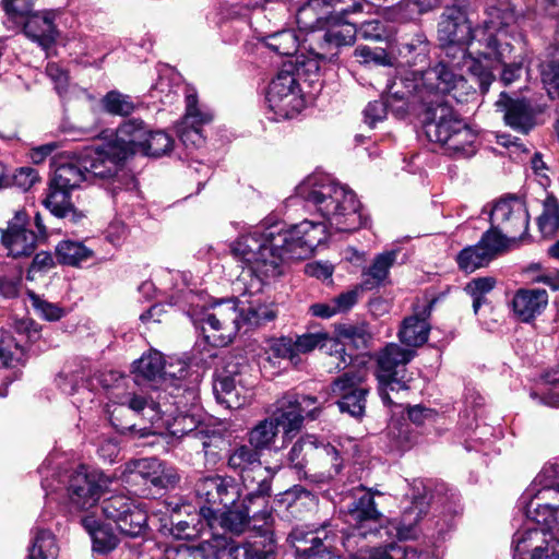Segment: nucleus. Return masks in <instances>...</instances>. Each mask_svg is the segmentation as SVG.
<instances>
[{"instance_id":"nucleus-8","label":"nucleus","mask_w":559,"mask_h":559,"mask_svg":"<svg viewBox=\"0 0 559 559\" xmlns=\"http://www.w3.org/2000/svg\"><path fill=\"white\" fill-rule=\"evenodd\" d=\"M266 102L270 109L284 119L293 118L304 108L300 85L290 63H284L269 84Z\"/></svg>"},{"instance_id":"nucleus-51","label":"nucleus","mask_w":559,"mask_h":559,"mask_svg":"<svg viewBox=\"0 0 559 559\" xmlns=\"http://www.w3.org/2000/svg\"><path fill=\"white\" fill-rule=\"evenodd\" d=\"M266 47L282 56H293L298 51L299 37L294 29H283L264 38Z\"/></svg>"},{"instance_id":"nucleus-61","label":"nucleus","mask_w":559,"mask_h":559,"mask_svg":"<svg viewBox=\"0 0 559 559\" xmlns=\"http://www.w3.org/2000/svg\"><path fill=\"white\" fill-rule=\"evenodd\" d=\"M321 7H324L322 0H309L299 8L296 14L299 28L308 31L320 27L322 17L319 16L316 11Z\"/></svg>"},{"instance_id":"nucleus-25","label":"nucleus","mask_w":559,"mask_h":559,"mask_svg":"<svg viewBox=\"0 0 559 559\" xmlns=\"http://www.w3.org/2000/svg\"><path fill=\"white\" fill-rule=\"evenodd\" d=\"M126 409L133 412L135 415H142L150 423L159 420L162 413H164L159 404L153 401L148 402L147 399L141 394L127 392L119 397V405L111 412L112 425L121 432L132 431L135 428V424L120 421L119 416L122 415Z\"/></svg>"},{"instance_id":"nucleus-33","label":"nucleus","mask_w":559,"mask_h":559,"mask_svg":"<svg viewBox=\"0 0 559 559\" xmlns=\"http://www.w3.org/2000/svg\"><path fill=\"white\" fill-rule=\"evenodd\" d=\"M548 304L545 289H520L512 299V310L518 319L530 322L539 316Z\"/></svg>"},{"instance_id":"nucleus-50","label":"nucleus","mask_w":559,"mask_h":559,"mask_svg":"<svg viewBox=\"0 0 559 559\" xmlns=\"http://www.w3.org/2000/svg\"><path fill=\"white\" fill-rule=\"evenodd\" d=\"M516 240V238H512L511 235H507V233L500 228H495V226L491 225V227L483 234L478 243L492 260L496 255L508 250L510 245Z\"/></svg>"},{"instance_id":"nucleus-6","label":"nucleus","mask_w":559,"mask_h":559,"mask_svg":"<svg viewBox=\"0 0 559 559\" xmlns=\"http://www.w3.org/2000/svg\"><path fill=\"white\" fill-rule=\"evenodd\" d=\"M287 460L293 468L305 478L320 474V480L330 479L337 475L343 461L335 447L319 442L314 436L298 439L288 452Z\"/></svg>"},{"instance_id":"nucleus-59","label":"nucleus","mask_w":559,"mask_h":559,"mask_svg":"<svg viewBox=\"0 0 559 559\" xmlns=\"http://www.w3.org/2000/svg\"><path fill=\"white\" fill-rule=\"evenodd\" d=\"M496 285L493 277H478L468 282L465 286V292L473 298V310L478 312L483 304L486 302V295L490 293Z\"/></svg>"},{"instance_id":"nucleus-46","label":"nucleus","mask_w":559,"mask_h":559,"mask_svg":"<svg viewBox=\"0 0 559 559\" xmlns=\"http://www.w3.org/2000/svg\"><path fill=\"white\" fill-rule=\"evenodd\" d=\"M278 435V427L270 416L260 420L248 431V442L260 452L270 450Z\"/></svg>"},{"instance_id":"nucleus-20","label":"nucleus","mask_w":559,"mask_h":559,"mask_svg":"<svg viewBox=\"0 0 559 559\" xmlns=\"http://www.w3.org/2000/svg\"><path fill=\"white\" fill-rule=\"evenodd\" d=\"M197 496L210 506L228 508L240 497L239 485L230 476L211 475L201 477L195 484Z\"/></svg>"},{"instance_id":"nucleus-37","label":"nucleus","mask_w":559,"mask_h":559,"mask_svg":"<svg viewBox=\"0 0 559 559\" xmlns=\"http://www.w3.org/2000/svg\"><path fill=\"white\" fill-rule=\"evenodd\" d=\"M549 542L545 530L525 523L513 535V559H526V554L542 551Z\"/></svg>"},{"instance_id":"nucleus-56","label":"nucleus","mask_w":559,"mask_h":559,"mask_svg":"<svg viewBox=\"0 0 559 559\" xmlns=\"http://www.w3.org/2000/svg\"><path fill=\"white\" fill-rule=\"evenodd\" d=\"M146 139L141 148V154L146 156L159 157L171 151L174 140L164 131L152 132L147 130Z\"/></svg>"},{"instance_id":"nucleus-53","label":"nucleus","mask_w":559,"mask_h":559,"mask_svg":"<svg viewBox=\"0 0 559 559\" xmlns=\"http://www.w3.org/2000/svg\"><path fill=\"white\" fill-rule=\"evenodd\" d=\"M171 534L178 539H194L201 535L209 522H204L199 513L188 514L186 520L171 522Z\"/></svg>"},{"instance_id":"nucleus-9","label":"nucleus","mask_w":559,"mask_h":559,"mask_svg":"<svg viewBox=\"0 0 559 559\" xmlns=\"http://www.w3.org/2000/svg\"><path fill=\"white\" fill-rule=\"evenodd\" d=\"M368 372L365 367L352 368L334 379L331 391L338 396L337 405L342 413L353 417L365 414L366 396L369 388L365 384Z\"/></svg>"},{"instance_id":"nucleus-43","label":"nucleus","mask_w":559,"mask_h":559,"mask_svg":"<svg viewBox=\"0 0 559 559\" xmlns=\"http://www.w3.org/2000/svg\"><path fill=\"white\" fill-rule=\"evenodd\" d=\"M59 547L55 535L46 528L34 527L32 530L29 559H57Z\"/></svg>"},{"instance_id":"nucleus-15","label":"nucleus","mask_w":559,"mask_h":559,"mask_svg":"<svg viewBox=\"0 0 559 559\" xmlns=\"http://www.w3.org/2000/svg\"><path fill=\"white\" fill-rule=\"evenodd\" d=\"M107 487L108 479L103 473L80 466L70 474L67 492L72 507L88 510L96 504Z\"/></svg>"},{"instance_id":"nucleus-49","label":"nucleus","mask_w":559,"mask_h":559,"mask_svg":"<svg viewBox=\"0 0 559 559\" xmlns=\"http://www.w3.org/2000/svg\"><path fill=\"white\" fill-rule=\"evenodd\" d=\"M56 254L60 263L76 266L92 258L93 251L82 242L63 240L57 246Z\"/></svg>"},{"instance_id":"nucleus-12","label":"nucleus","mask_w":559,"mask_h":559,"mask_svg":"<svg viewBox=\"0 0 559 559\" xmlns=\"http://www.w3.org/2000/svg\"><path fill=\"white\" fill-rule=\"evenodd\" d=\"M442 56L439 62H445L457 70L466 68L479 85L481 93L489 90L495 76L491 75L489 66H484V56H476V44H456L439 41Z\"/></svg>"},{"instance_id":"nucleus-55","label":"nucleus","mask_w":559,"mask_h":559,"mask_svg":"<svg viewBox=\"0 0 559 559\" xmlns=\"http://www.w3.org/2000/svg\"><path fill=\"white\" fill-rule=\"evenodd\" d=\"M456 261L461 270L465 272H474L475 270L487 265L491 259L477 242L475 246H469L461 250L457 254Z\"/></svg>"},{"instance_id":"nucleus-5","label":"nucleus","mask_w":559,"mask_h":559,"mask_svg":"<svg viewBox=\"0 0 559 559\" xmlns=\"http://www.w3.org/2000/svg\"><path fill=\"white\" fill-rule=\"evenodd\" d=\"M469 3L466 0H455V3L444 9L438 24V41L456 44H476V56L485 60L502 61L510 50L502 46L496 50L492 36L483 37L478 25L473 26L468 19Z\"/></svg>"},{"instance_id":"nucleus-26","label":"nucleus","mask_w":559,"mask_h":559,"mask_svg":"<svg viewBox=\"0 0 559 559\" xmlns=\"http://www.w3.org/2000/svg\"><path fill=\"white\" fill-rule=\"evenodd\" d=\"M520 501L524 506L525 523L545 530L547 535L555 530L559 539V499L537 500L535 496L523 499L522 496Z\"/></svg>"},{"instance_id":"nucleus-60","label":"nucleus","mask_w":559,"mask_h":559,"mask_svg":"<svg viewBox=\"0 0 559 559\" xmlns=\"http://www.w3.org/2000/svg\"><path fill=\"white\" fill-rule=\"evenodd\" d=\"M104 109L118 116H128L134 110L131 97L117 91L108 92L102 100Z\"/></svg>"},{"instance_id":"nucleus-31","label":"nucleus","mask_w":559,"mask_h":559,"mask_svg":"<svg viewBox=\"0 0 559 559\" xmlns=\"http://www.w3.org/2000/svg\"><path fill=\"white\" fill-rule=\"evenodd\" d=\"M148 128L142 120L129 119L124 121L116 131V139L110 142L119 150L120 154L127 159L129 156L140 153L143 148Z\"/></svg>"},{"instance_id":"nucleus-35","label":"nucleus","mask_w":559,"mask_h":559,"mask_svg":"<svg viewBox=\"0 0 559 559\" xmlns=\"http://www.w3.org/2000/svg\"><path fill=\"white\" fill-rule=\"evenodd\" d=\"M23 33L32 41L47 50L56 40V26L50 13H33L21 25Z\"/></svg>"},{"instance_id":"nucleus-32","label":"nucleus","mask_w":559,"mask_h":559,"mask_svg":"<svg viewBox=\"0 0 559 559\" xmlns=\"http://www.w3.org/2000/svg\"><path fill=\"white\" fill-rule=\"evenodd\" d=\"M228 542L230 543V538ZM275 542L265 530L262 535L247 540L240 545H228V559H275Z\"/></svg>"},{"instance_id":"nucleus-62","label":"nucleus","mask_w":559,"mask_h":559,"mask_svg":"<svg viewBox=\"0 0 559 559\" xmlns=\"http://www.w3.org/2000/svg\"><path fill=\"white\" fill-rule=\"evenodd\" d=\"M540 76L549 97L551 99L559 98V62L542 63Z\"/></svg>"},{"instance_id":"nucleus-16","label":"nucleus","mask_w":559,"mask_h":559,"mask_svg":"<svg viewBox=\"0 0 559 559\" xmlns=\"http://www.w3.org/2000/svg\"><path fill=\"white\" fill-rule=\"evenodd\" d=\"M490 225L519 240L527 234L530 215L525 202L515 195L497 200L489 212Z\"/></svg>"},{"instance_id":"nucleus-64","label":"nucleus","mask_w":559,"mask_h":559,"mask_svg":"<svg viewBox=\"0 0 559 559\" xmlns=\"http://www.w3.org/2000/svg\"><path fill=\"white\" fill-rule=\"evenodd\" d=\"M546 381L556 384L549 392L539 394L536 391L531 392L532 400L552 407H559V367L546 373Z\"/></svg>"},{"instance_id":"nucleus-40","label":"nucleus","mask_w":559,"mask_h":559,"mask_svg":"<svg viewBox=\"0 0 559 559\" xmlns=\"http://www.w3.org/2000/svg\"><path fill=\"white\" fill-rule=\"evenodd\" d=\"M81 522L92 538L94 551L107 554L116 548L118 545L116 534L111 530L100 525L95 516L85 515Z\"/></svg>"},{"instance_id":"nucleus-7","label":"nucleus","mask_w":559,"mask_h":559,"mask_svg":"<svg viewBox=\"0 0 559 559\" xmlns=\"http://www.w3.org/2000/svg\"><path fill=\"white\" fill-rule=\"evenodd\" d=\"M413 349L403 348L390 343L376 355L378 391L382 402L391 405L393 402L389 391L407 390L412 378L408 376L406 365L414 358Z\"/></svg>"},{"instance_id":"nucleus-36","label":"nucleus","mask_w":559,"mask_h":559,"mask_svg":"<svg viewBox=\"0 0 559 559\" xmlns=\"http://www.w3.org/2000/svg\"><path fill=\"white\" fill-rule=\"evenodd\" d=\"M70 192V190L59 189L55 185L49 183L43 204L53 216L68 219L72 224H78L85 215L82 211L75 209L71 201Z\"/></svg>"},{"instance_id":"nucleus-21","label":"nucleus","mask_w":559,"mask_h":559,"mask_svg":"<svg viewBox=\"0 0 559 559\" xmlns=\"http://www.w3.org/2000/svg\"><path fill=\"white\" fill-rule=\"evenodd\" d=\"M325 33L320 43L321 51L318 57L333 61L337 58L338 49L344 46H352L357 36V26L354 20L332 19L324 16Z\"/></svg>"},{"instance_id":"nucleus-13","label":"nucleus","mask_w":559,"mask_h":559,"mask_svg":"<svg viewBox=\"0 0 559 559\" xmlns=\"http://www.w3.org/2000/svg\"><path fill=\"white\" fill-rule=\"evenodd\" d=\"M321 413L318 399L304 394H287L278 401L276 411L271 416L277 427H283L289 436L299 431L305 419L314 420Z\"/></svg>"},{"instance_id":"nucleus-34","label":"nucleus","mask_w":559,"mask_h":559,"mask_svg":"<svg viewBox=\"0 0 559 559\" xmlns=\"http://www.w3.org/2000/svg\"><path fill=\"white\" fill-rule=\"evenodd\" d=\"M435 300L429 301L421 311L405 318L399 332V338L407 346H421L428 340L429 324L426 319L430 316Z\"/></svg>"},{"instance_id":"nucleus-57","label":"nucleus","mask_w":559,"mask_h":559,"mask_svg":"<svg viewBox=\"0 0 559 559\" xmlns=\"http://www.w3.org/2000/svg\"><path fill=\"white\" fill-rule=\"evenodd\" d=\"M324 7L331 8L332 11L326 14L332 19L353 20V16L364 11L368 5L365 0H322Z\"/></svg>"},{"instance_id":"nucleus-24","label":"nucleus","mask_w":559,"mask_h":559,"mask_svg":"<svg viewBox=\"0 0 559 559\" xmlns=\"http://www.w3.org/2000/svg\"><path fill=\"white\" fill-rule=\"evenodd\" d=\"M486 14L487 19L478 25L483 31L480 34L483 37L492 36L496 41L495 48L498 51L501 50L500 48L502 46H508L510 50L501 61L504 62L510 58V53L513 52L511 44L503 39L506 36L504 28L515 22V12L508 2H498L496 4L488 5Z\"/></svg>"},{"instance_id":"nucleus-48","label":"nucleus","mask_w":559,"mask_h":559,"mask_svg":"<svg viewBox=\"0 0 559 559\" xmlns=\"http://www.w3.org/2000/svg\"><path fill=\"white\" fill-rule=\"evenodd\" d=\"M165 365L162 353L151 350L142 355L141 358L134 362L135 379L138 380L140 377L152 381L162 379Z\"/></svg>"},{"instance_id":"nucleus-30","label":"nucleus","mask_w":559,"mask_h":559,"mask_svg":"<svg viewBox=\"0 0 559 559\" xmlns=\"http://www.w3.org/2000/svg\"><path fill=\"white\" fill-rule=\"evenodd\" d=\"M219 516V525L225 532L233 534L242 533L251 521L254 522L253 526L261 528L269 523V520H262L261 516H253V512H258L255 504H250L248 501L242 500L240 504L234 503L226 508Z\"/></svg>"},{"instance_id":"nucleus-29","label":"nucleus","mask_w":559,"mask_h":559,"mask_svg":"<svg viewBox=\"0 0 559 559\" xmlns=\"http://www.w3.org/2000/svg\"><path fill=\"white\" fill-rule=\"evenodd\" d=\"M496 106L503 112L504 121L512 129L527 133L534 126V112L525 99H513L502 92Z\"/></svg>"},{"instance_id":"nucleus-3","label":"nucleus","mask_w":559,"mask_h":559,"mask_svg":"<svg viewBox=\"0 0 559 559\" xmlns=\"http://www.w3.org/2000/svg\"><path fill=\"white\" fill-rule=\"evenodd\" d=\"M222 299L215 301L200 313L193 312L192 320L200 326L203 340L197 342V348L204 345L224 347L231 343L241 326L259 328L273 321L276 311L273 306L255 297L250 300Z\"/></svg>"},{"instance_id":"nucleus-27","label":"nucleus","mask_w":559,"mask_h":559,"mask_svg":"<svg viewBox=\"0 0 559 559\" xmlns=\"http://www.w3.org/2000/svg\"><path fill=\"white\" fill-rule=\"evenodd\" d=\"M213 115L209 110H202L198 106L195 94L186 95V114L182 127L179 130L180 140L185 145L200 146L204 142L201 127L212 121Z\"/></svg>"},{"instance_id":"nucleus-14","label":"nucleus","mask_w":559,"mask_h":559,"mask_svg":"<svg viewBox=\"0 0 559 559\" xmlns=\"http://www.w3.org/2000/svg\"><path fill=\"white\" fill-rule=\"evenodd\" d=\"M288 542L295 548L296 555L305 559L317 557L333 559L340 556L338 535L329 531L326 526L310 532L302 527H295L288 535Z\"/></svg>"},{"instance_id":"nucleus-10","label":"nucleus","mask_w":559,"mask_h":559,"mask_svg":"<svg viewBox=\"0 0 559 559\" xmlns=\"http://www.w3.org/2000/svg\"><path fill=\"white\" fill-rule=\"evenodd\" d=\"M245 369L246 366L228 364L213 382L215 399L226 408H241L252 397V383L247 380Z\"/></svg>"},{"instance_id":"nucleus-18","label":"nucleus","mask_w":559,"mask_h":559,"mask_svg":"<svg viewBox=\"0 0 559 559\" xmlns=\"http://www.w3.org/2000/svg\"><path fill=\"white\" fill-rule=\"evenodd\" d=\"M115 147V145L107 143L99 148L88 150L82 155L83 168L87 174L88 181L96 178L106 179L116 177L110 188L114 195L117 194V189L119 188L116 182L121 181L118 171L126 160L119 150Z\"/></svg>"},{"instance_id":"nucleus-22","label":"nucleus","mask_w":559,"mask_h":559,"mask_svg":"<svg viewBox=\"0 0 559 559\" xmlns=\"http://www.w3.org/2000/svg\"><path fill=\"white\" fill-rule=\"evenodd\" d=\"M133 466V474L140 477L144 485L154 489L156 493L175 488L180 479L174 466L155 457L136 460Z\"/></svg>"},{"instance_id":"nucleus-19","label":"nucleus","mask_w":559,"mask_h":559,"mask_svg":"<svg viewBox=\"0 0 559 559\" xmlns=\"http://www.w3.org/2000/svg\"><path fill=\"white\" fill-rule=\"evenodd\" d=\"M277 468L264 466L260 463L245 474L240 475L242 485L248 490L245 501L255 504L258 512L253 516H261L262 520L271 519V511L267 506V498L271 496L272 481Z\"/></svg>"},{"instance_id":"nucleus-38","label":"nucleus","mask_w":559,"mask_h":559,"mask_svg":"<svg viewBox=\"0 0 559 559\" xmlns=\"http://www.w3.org/2000/svg\"><path fill=\"white\" fill-rule=\"evenodd\" d=\"M187 438L200 445L207 465H216L223 457L227 447L226 437L215 430L198 429L187 435Z\"/></svg>"},{"instance_id":"nucleus-44","label":"nucleus","mask_w":559,"mask_h":559,"mask_svg":"<svg viewBox=\"0 0 559 559\" xmlns=\"http://www.w3.org/2000/svg\"><path fill=\"white\" fill-rule=\"evenodd\" d=\"M261 453L249 442L236 445L228 455L227 465L240 476L262 463Z\"/></svg>"},{"instance_id":"nucleus-58","label":"nucleus","mask_w":559,"mask_h":559,"mask_svg":"<svg viewBox=\"0 0 559 559\" xmlns=\"http://www.w3.org/2000/svg\"><path fill=\"white\" fill-rule=\"evenodd\" d=\"M399 82L394 80L391 84H388V94L384 96L385 102L390 103L389 111H391L396 118H403L407 112V95L412 93L417 86H407V91H401L397 88Z\"/></svg>"},{"instance_id":"nucleus-39","label":"nucleus","mask_w":559,"mask_h":559,"mask_svg":"<svg viewBox=\"0 0 559 559\" xmlns=\"http://www.w3.org/2000/svg\"><path fill=\"white\" fill-rule=\"evenodd\" d=\"M537 500L559 499V465L548 464L535 477L532 486L523 493V499L533 497Z\"/></svg>"},{"instance_id":"nucleus-28","label":"nucleus","mask_w":559,"mask_h":559,"mask_svg":"<svg viewBox=\"0 0 559 559\" xmlns=\"http://www.w3.org/2000/svg\"><path fill=\"white\" fill-rule=\"evenodd\" d=\"M229 545L226 535L212 534L198 547L188 545L171 546L165 550L166 559H222Z\"/></svg>"},{"instance_id":"nucleus-2","label":"nucleus","mask_w":559,"mask_h":559,"mask_svg":"<svg viewBox=\"0 0 559 559\" xmlns=\"http://www.w3.org/2000/svg\"><path fill=\"white\" fill-rule=\"evenodd\" d=\"M373 492L364 486L354 488L344 497L341 514L349 531L338 536L341 546L350 559H429L428 554H418L416 549L395 543L385 547H370L369 544L390 538L395 532L400 540L418 536L419 521L427 514L429 501L426 496L415 497L399 519L386 520L377 508Z\"/></svg>"},{"instance_id":"nucleus-4","label":"nucleus","mask_w":559,"mask_h":559,"mask_svg":"<svg viewBox=\"0 0 559 559\" xmlns=\"http://www.w3.org/2000/svg\"><path fill=\"white\" fill-rule=\"evenodd\" d=\"M424 130L430 142L439 143L449 154L469 157L476 152V132L448 99L428 102Z\"/></svg>"},{"instance_id":"nucleus-1","label":"nucleus","mask_w":559,"mask_h":559,"mask_svg":"<svg viewBox=\"0 0 559 559\" xmlns=\"http://www.w3.org/2000/svg\"><path fill=\"white\" fill-rule=\"evenodd\" d=\"M297 195L324 218L305 219L290 228L272 225L240 236L231 251L261 281L282 274L286 260L306 259L328 235L352 233L366 225L360 202L353 190L328 175H312L296 189Z\"/></svg>"},{"instance_id":"nucleus-17","label":"nucleus","mask_w":559,"mask_h":559,"mask_svg":"<svg viewBox=\"0 0 559 559\" xmlns=\"http://www.w3.org/2000/svg\"><path fill=\"white\" fill-rule=\"evenodd\" d=\"M457 70L445 62H438L433 68L429 69L425 74L427 85L436 90L432 100L450 99L456 103L467 102L468 96L475 93L472 84L461 74L455 73Z\"/></svg>"},{"instance_id":"nucleus-47","label":"nucleus","mask_w":559,"mask_h":559,"mask_svg":"<svg viewBox=\"0 0 559 559\" xmlns=\"http://www.w3.org/2000/svg\"><path fill=\"white\" fill-rule=\"evenodd\" d=\"M278 502L284 504L292 513L300 512L301 509H310L317 504V497L300 485H295L278 495Z\"/></svg>"},{"instance_id":"nucleus-23","label":"nucleus","mask_w":559,"mask_h":559,"mask_svg":"<svg viewBox=\"0 0 559 559\" xmlns=\"http://www.w3.org/2000/svg\"><path fill=\"white\" fill-rule=\"evenodd\" d=\"M26 224L27 214L24 211H17L9 222L8 228L2 230V245L8 250L9 255L13 258L29 255L36 248L38 237L25 227Z\"/></svg>"},{"instance_id":"nucleus-54","label":"nucleus","mask_w":559,"mask_h":559,"mask_svg":"<svg viewBox=\"0 0 559 559\" xmlns=\"http://www.w3.org/2000/svg\"><path fill=\"white\" fill-rule=\"evenodd\" d=\"M1 5L7 15L8 28H20L31 15L32 4L28 0H2Z\"/></svg>"},{"instance_id":"nucleus-42","label":"nucleus","mask_w":559,"mask_h":559,"mask_svg":"<svg viewBox=\"0 0 559 559\" xmlns=\"http://www.w3.org/2000/svg\"><path fill=\"white\" fill-rule=\"evenodd\" d=\"M83 181H88L87 174L83 168L82 157L78 163L69 162L59 164L50 181L59 189L73 190L79 188Z\"/></svg>"},{"instance_id":"nucleus-52","label":"nucleus","mask_w":559,"mask_h":559,"mask_svg":"<svg viewBox=\"0 0 559 559\" xmlns=\"http://www.w3.org/2000/svg\"><path fill=\"white\" fill-rule=\"evenodd\" d=\"M537 224L544 236H554L559 229V202L555 197L549 195L543 202Z\"/></svg>"},{"instance_id":"nucleus-63","label":"nucleus","mask_w":559,"mask_h":559,"mask_svg":"<svg viewBox=\"0 0 559 559\" xmlns=\"http://www.w3.org/2000/svg\"><path fill=\"white\" fill-rule=\"evenodd\" d=\"M442 0H403L399 3V11H401L400 20L413 19L415 13L423 14L441 4Z\"/></svg>"},{"instance_id":"nucleus-11","label":"nucleus","mask_w":559,"mask_h":559,"mask_svg":"<svg viewBox=\"0 0 559 559\" xmlns=\"http://www.w3.org/2000/svg\"><path fill=\"white\" fill-rule=\"evenodd\" d=\"M100 510L105 519L112 521L117 528L127 536L136 537L146 530V512L124 495H115L104 499Z\"/></svg>"},{"instance_id":"nucleus-45","label":"nucleus","mask_w":559,"mask_h":559,"mask_svg":"<svg viewBox=\"0 0 559 559\" xmlns=\"http://www.w3.org/2000/svg\"><path fill=\"white\" fill-rule=\"evenodd\" d=\"M188 374V364L181 360H177L176 364L170 362L165 365L162 380L163 383H169V385L174 386V389L177 391L182 389L183 392L189 395V397L194 400L197 397L194 385H192L194 381L187 382L186 378Z\"/></svg>"},{"instance_id":"nucleus-41","label":"nucleus","mask_w":559,"mask_h":559,"mask_svg":"<svg viewBox=\"0 0 559 559\" xmlns=\"http://www.w3.org/2000/svg\"><path fill=\"white\" fill-rule=\"evenodd\" d=\"M395 260V251H386L378 254L371 265L362 271V287L366 289H373L383 285Z\"/></svg>"}]
</instances>
